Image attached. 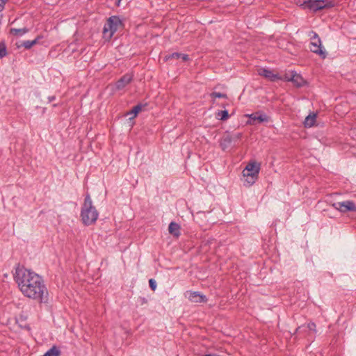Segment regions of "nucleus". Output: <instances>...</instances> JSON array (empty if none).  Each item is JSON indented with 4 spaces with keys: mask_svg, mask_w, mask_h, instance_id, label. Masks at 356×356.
Listing matches in <instances>:
<instances>
[{
    "mask_svg": "<svg viewBox=\"0 0 356 356\" xmlns=\"http://www.w3.org/2000/svg\"><path fill=\"white\" fill-rule=\"evenodd\" d=\"M296 5L308 8L314 12L332 8L335 5L334 0H295Z\"/></svg>",
    "mask_w": 356,
    "mask_h": 356,
    "instance_id": "7ed1b4c3",
    "label": "nucleus"
},
{
    "mask_svg": "<svg viewBox=\"0 0 356 356\" xmlns=\"http://www.w3.org/2000/svg\"><path fill=\"white\" fill-rule=\"evenodd\" d=\"M145 106H146V104H138L136 106H134L133 108L127 114L128 115L131 114V115H133L132 118H135V117H136L138 113L140 111H141L143 107H144Z\"/></svg>",
    "mask_w": 356,
    "mask_h": 356,
    "instance_id": "a211bd4d",
    "label": "nucleus"
},
{
    "mask_svg": "<svg viewBox=\"0 0 356 356\" xmlns=\"http://www.w3.org/2000/svg\"><path fill=\"white\" fill-rule=\"evenodd\" d=\"M311 33L313 35V36L311 37L312 41L309 45L310 51L320 56L322 58H325L327 56V53L325 50L323 49L321 40L318 37V35L314 31H312Z\"/></svg>",
    "mask_w": 356,
    "mask_h": 356,
    "instance_id": "39448f33",
    "label": "nucleus"
},
{
    "mask_svg": "<svg viewBox=\"0 0 356 356\" xmlns=\"http://www.w3.org/2000/svg\"><path fill=\"white\" fill-rule=\"evenodd\" d=\"M316 118V114H309L305 118L304 124L305 127H312L314 125Z\"/></svg>",
    "mask_w": 356,
    "mask_h": 356,
    "instance_id": "f3484780",
    "label": "nucleus"
},
{
    "mask_svg": "<svg viewBox=\"0 0 356 356\" xmlns=\"http://www.w3.org/2000/svg\"><path fill=\"white\" fill-rule=\"evenodd\" d=\"M231 134L226 133L220 140V146L223 150H225L232 143Z\"/></svg>",
    "mask_w": 356,
    "mask_h": 356,
    "instance_id": "ddd939ff",
    "label": "nucleus"
},
{
    "mask_svg": "<svg viewBox=\"0 0 356 356\" xmlns=\"http://www.w3.org/2000/svg\"><path fill=\"white\" fill-rule=\"evenodd\" d=\"M332 207L341 213L356 212V204L352 200L335 202Z\"/></svg>",
    "mask_w": 356,
    "mask_h": 356,
    "instance_id": "6e6552de",
    "label": "nucleus"
},
{
    "mask_svg": "<svg viewBox=\"0 0 356 356\" xmlns=\"http://www.w3.org/2000/svg\"><path fill=\"white\" fill-rule=\"evenodd\" d=\"M284 79L288 81H291L293 85L298 88H300L306 83V81L302 76L295 72H291L290 74H286Z\"/></svg>",
    "mask_w": 356,
    "mask_h": 356,
    "instance_id": "1a4fd4ad",
    "label": "nucleus"
},
{
    "mask_svg": "<svg viewBox=\"0 0 356 356\" xmlns=\"http://www.w3.org/2000/svg\"><path fill=\"white\" fill-rule=\"evenodd\" d=\"M120 1H121V0H116V3H115V4H116V6H120Z\"/></svg>",
    "mask_w": 356,
    "mask_h": 356,
    "instance_id": "c85d7f7f",
    "label": "nucleus"
},
{
    "mask_svg": "<svg viewBox=\"0 0 356 356\" xmlns=\"http://www.w3.org/2000/svg\"><path fill=\"white\" fill-rule=\"evenodd\" d=\"M120 24L121 22L118 17L112 16L109 17L104 26L103 33L105 36H108V38H112Z\"/></svg>",
    "mask_w": 356,
    "mask_h": 356,
    "instance_id": "423d86ee",
    "label": "nucleus"
},
{
    "mask_svg": "<svg viewBox=\"0 0 356 356\" xmlns=\"http://www.w3.org/2000/svg\"><path fill=\"white\" fill-rule=\"evenodd\" d=\"M216 115L218 119H220V120H222V121L227 120L229 117V113L227 110L219 111L217 113Z\"/></svg>",
    "mask_w": 356,
    "mask_h": 356,
    "instance_id": "aec40b11",
    "label": "nucleus"
},
{
    "mask_svg": "<svg viewBox=\"0 0 356 356\" xmlns=\"http://www.w3.org/2000/svg\"><path fill=\"white\" fill-rule=\"evenodd\" d=\"M211 96L212 97H215V98H227V95L226 94L221 93V92H213L211 94Z\"/></svg>",
    "mask_w": 356,
    "mask_h": 356,
    "instance_id": "5701e85b",
    "label": "nucleus"
},
{
    "mask_svg": "<svg viewBox=\"0 0 356 356\" xmlns=\"http://www.w3.org/2000/svg\"><path fill=\"white\" fill-rule=\"evenodd\" d=\"M316 324L313 322L308 323L307 326L305 327L304 326H299L295 331V334H300L302 332H306L307 330L312 331L316 333Z\"/></svg>",
    "mask_w": 356,
    "mask_h": 356,
    "instance_id": "4468645a",
    "label": "nucleus"
},
{
    "mask_svg": "<svg viewBox=\"0 0 356 356\" xmlns=\"http://www.w3.org/2000/svg\"><path fill=\"white\" fill-rule=\"evenodd\" d=\"M133 74H125L115 83V88L118 90L124 89L128 84H129L133 80Z\"/></svg>",
    "mask_w": 356,
    "mask_h": 356,
    "instance_id": "9d476101",
    "label": "nucleus"
},
{
    "mask_svg": "<svg viewBox=\"0 0 356 356\" xmlns=\"http://www.w3.org/2000/svg\"><path fill=\"white\" fill-rule=\"evenodd\" d=\"M149 285L150 289L152 291H155L156 290L157 285H156V281L154 279H150L149 280Z\"/></svg>",
    "mask_w": 356,
    "mask_h": 356,
    "instance_id": "393cba45",
    "label": "nucleus"
},
{
    "mask_svg": "<svg viewBox=\"0 0 356 356\" xmlns=\"http://www.w3.org/2000/svg\"><path fill=\"white\" fill-rule=\"evenodd\" d=\"M14 280L24 296L40 303L47 302L48 291L42 277L38 274L18 265Z\"/></svg>",
    "mask_w": 356,
    "mask_h": 356,
    "instance_id": "f257e3e1",
    "label": "nucleus"
},
{
    "mask_svg": "<svg viewBox=\"0 0 356 356\" xmlns=\"http://www.w3.org/2000/svg\"><path fill=\"white\" fill-rule=\"evenodd\" d=\"M188 298L193 302H206L207 298L204 295L200 294L197 291H188Z\"/></svg>",
    "mask_w": 356,
    "mask_h": 356,
    "instance_id": "f8f14e48",
    "label": "nucleus"
},
{
    "mask_svg": "<svg viewBox=\"0 0 356 356\" xmlns=\"http://www.w3.org/2000/svg\"><path fill=\"white\" fill-rule=\"evenodd\" d=\"M7 55V49L4 42H0V59Z\"/></svg>",
    "mask_w": 356,
    "mask_h": 356,
    "instance_id": "4be33fe9",
    "label": "nucleus"
},
{
    "mask_svg": "<svg viewBox=\"0 0 356 356\" xmlns=\"http://www.w3.org/2000/svg\"><path fill=\"white\" fill-rule=\"evenodd\" d=\"M99 216V212L92 205L89 194H87L81 211V218L83 225L88 226L95 223Z\"/></svg>",
    "mask_w": 356,
    "mask_h": 356,
    "instance_id": "f03ea898",
    "label": "nucleus"
},
{
    "mask_svg": "<svg viewBox=\"0 0 356 356\" xmlns=\"http://www.w3.org/2000/svg\"><path fill=\"white\" fill-rule=\"evenodd\" d=\"M258 72L259 75L268 79L271 81L281 79L279 74H274L272 70L268 69L261 68L259 70Z\"/></svg>",
    "mask_w": 356,
    "mask_h": 356,
    "instance_id": "9b49d317",
    "label": "nucleus"
},
{
    "mask_svg": "<svg viewBox=\"0 0 356 356\" xmlns=\"http://www.w3.org/2000/svg\"><path fill=\"white\" fill-rule=\"evenodd\" d=\"M5 4L1 3L0 4V12H1L4 9Z\"/></svg>",
    "mask_w": 356,
    "mask_h": 356,
    "instance_id": "cd10ccee",
    "label": "nucleus"
},
{
    "mask_svg": "<svg viewBox=\"0 0 356 356\" xmlns=\"http://www.w3.org/2000/svg\"><path fill=\"white\" fill-rule=\"evenodd\" d=\"M29 32V29L27 28L23 29H11L10 33L17 35V36H22L25 33Z\"/></svg>",
    "mask_w": 356,
    "mask_h": 356,
    "instance_id": "6ab92c4d",
    "label": "nucleus"
},
{
    "mask_svg": "<svg viewBox=\"0 0 356 356\" xmlns=\"http://www.w3.org/2000/svg\"><path fill=\"white\" fill-rule=\"evenodd\" d=\"M40 38H42L41 36H38L33 40H26L22 42L21 44H18L17 47L19 48L21 47H24L26 49H31L33 45L36 44L38 42Z\"/></svg>",
    "mask_w": 356,
    "mask_h": 356,
    "instance_id": "dca6fc26",
    "label": "nucleus"
},
{
    "mask_svg": "<svg viewBox=\"0 0 356 356\" xmlns=\"http://www.w3.org/2000/svg\"><path fill=\"white\" fill-rule=\"evenodd\" d=\"M8 0H0V2L5 4Z\"/></svg>",
    "mask_w": 356,
    "mask_h": 356,
    "instance_id": "c756f323",
    "label": "nucleus"
},
{
    "mask_svg": "<svg viewBox=\"0 0 356 356\" xmlns=\"http://www.w3.org/2000/svg\"><path fill=\"white\" fill-rule=\"evenodd\" d=\"M242 137L241 133H237L235 134H231L232 142H236L239 140Z\"/></svg>",
    "mask_w": 356,
    "mask_h": 356,
    "instance_id": "b1692460",
    "label": "nucleus"
},
{
    "mask_svg": "<svg viewBox=\"0 0 356 356\" xmlns=\"http://www.w3.org/2000/svg\"><path fill=\"white\" fill-rule=\"evenodd\" d=\"M142 302H146L145 299V298H143V299H142Z\"/></svg>",
    "mask_w": 356,
    "mask_h": 356,
    "instance_id": "7c9ffc66",
    "label": "nucleus"
},
{
    "mask_svg": "<svg viewBox=\"0 0 356 356\" xmlns=\"http://www.w3.org/2000/svg\"><path fill=\"white\" fill-rule=\"evenodd\" d=\"M180 58H181L184 61H188L189 60V56L188 54H181Z\"/></svg>",
    "mask_w": 356,
    "mask_h": 356,
    "instance_id": "a878e982",
    "label": "nucleus"
},
{
    "mask_svg": "<svg viewBox=\"0 0 356 356\" xmlns=\"http://www.w3.org/2000/svg\"><path fill=\"white\" fill-rule=\"evenodd\" d=\"M260 165L257 162H250L248 163L243 170V185L250 187L255 183L258 179Z\"/></svg>",
    "mask_w": 356,
    "mask_h": 356,
    "instance_id": "20e7f679",
    "label": "nucleus"
},
{
    "mask_svg": "<svg viewBox=\"0 0 356 356\" xmlns=\"http://www.w3.org/2000/svg\"><path fill=\"white\" fill-rule=\"evenodd\" d=\"M55 99H56V97H55V96H49V97H48L49 102H52V101H54Z\"/></svg>",
    "mask_w": 356,
    "mask_h": 356,
    "instance_id": "bb28decb",
    "label": "nucleus"
},
{
    "mask_svg": "<svg viewBox=\"0 0 356 356\" xmlns=\"http://www.w3.org/2000/svg\"><path fill=\"white\" fill-rule=\"evenodd\" d=\"M181 57V53L174 52L169 54L165 56V61H169L172 59H179Z\"/></svg>",
    "mask_w": 356,
    "mask_h": 356,
    "instance_id": "412c9836",
    "label": "nucleus"
},
{
    "mask_svg": "<svg viewBox=\"0 0 356 356\" xmlns=\"http://www.w3.org/2000/svg\"><path fill=\"white\" fill-rule=\"evenodd\" d=\"M244 116L248 118L247 124L250 125H256L270 121V117L261 111H258L251 114H245Z\"/></svg>",
    "mask_w": 356,
    "mask_h": 356,
    "instance_id": "0eeeda50",
    "label": "nucleus"
},
{
    "mask_svg": "<svg viewBox=\"0 0 356 356\" xmlns=\"http://www.w3.org/2000/svg\"><path fill=\"white\" fill-rule=\"evenodd\" d=\"M168 232L170 234L175 237L179 236L180 225L175 222H171L168 226Z\"/></svg>",
    "mask_w": 356,
    "mask_h": 356,
    "instance_id": "2eb2a0df",
    "label": "nucleus"
}]
</instances>
